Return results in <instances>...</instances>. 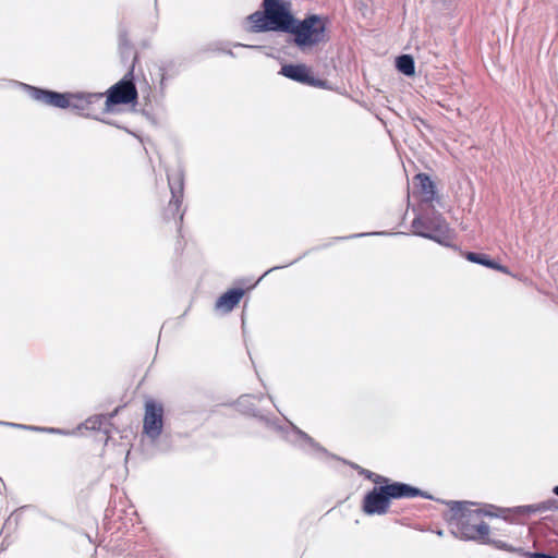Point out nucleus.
<instances>
[{
  "instance_id": "c9c22d12",
  "label": "nucleus",
  "mask_w": 558,
  "mask_h": 558,
  "mask_svg": "<svg viewBox=\"0 0 558 558\" xmlns=\"http://www.w3.org/2000/svg\"><path fill=\"white\" fill-rule=\"evenodd\" d=\"M412 120L414 122L415 128L420 132H422L420 129L421 126L425 128L426 130H432V126L429 125V123L425 119L421 118L420 116L412 117Z\"/></svg>"
},
{
  "instance_id": "cd10ccee",
  "label": "nucleus",
  "mask_w": 558,
  "mask_h": 558,
  "mask_svg": "<svg viewBox=\"0 0 558 558\" xmlns=\"http://www.w3.org/2000/svg\"><path fill=\"white\" fill-rule=\"evenodd\" d=\"M539 513L546 511H558V500L555 498H548L544 501L538 502Z\"/></svg>"
},
{
  "instance_id": "0eeeda50",
  "label": "nucleus",
  "mask_w": 558,
  "mask_h": 558,
  "mask_svg": "<svg viewBox=\"0 0 558 558\" xmlns=\"http://www.w3.org/2000/svg\"><path fill=\"white\" fill-rule=\"evenodd\" d=\"M286 441L312 458L318 460L333 459L342 461L345 464H350L351 468L357 472L359 468H361L356 463H350L344 459L329 452L325 447H323L312 436L299 428L296 425H292V428L286 432Z\"/></svg>"
},
{
  "instance_id": "39448f33",
  "label": "nucleus",
  "mask_w": 558,
  "mask_h": 558,
  "mask_svg": "<svg viewBox=\"0 0 558 558\" xmlns=\"http://www.w3.org/2000/svg\"><path fill=\"white\" fill-rule=\"evenodd\" d=\"M163 425V404L156 399H147L144 403L142 436L147 437L151 444L159 442V446H161L169 438L168 435L162 436ZM160 450L167 451L168 446L160 447Z\"/></svg>"
},
{
  "instance_id": "9d476101",
  "label": "nucleus",
  "mask_w": 558,
  "mask_h": 558,
  "mask_svg": "<svg viewBox=\"0 0 558 558\" xmlns=\"http://www.w3.org/2000/svg\"><path fill=\"white\" fill-rule=\"evenodd\" d=\"M68 109L75 111L76 114L87 118L99 120V117L94 113L96 105L100 104L104 98V93H90V92H66Z\"/></svg>"
},
{
  "instance_id": "20e7f679",
  "label": "nucleus",
  "mask_w": 558,
  "mask_h": 558,
  "mask_svg": "<svg viewBox=\"0 0 558 558\" xmlns=\"http://www.w3.org/2000/svg\"><path fill=\"white\" fill-rule=\"evenodd\" d=\"M439 502H442L449 507V514L445 515V520L450 526L451 535L462 541L474 538L472 531L476 525V523H474V519L476 517L471 507H475L476 502L469 500L440 499Z\"/></svg>"
},
{
  "instance_id": "473e14b6",
  "label": "nucleus",
  "mask_w": 558,
  "mask_h": 558,
  "mask_svg": "<svg viewBox=\"0 0 558 558\" xmlns=\"http://www.w3.org/2000/svg\"><path fill=\"white\" fill-rule=\"evenodd\" d=\"M32 432H38V433H46V434H66L65 430L56 428V427H41V426H35V428H32Z\"/></svg>"
},
{
  "instance_id": "b1692460",
  "label": "nucleus",
  "mask_w": 558,
  "mask_h": 558,
  "mask_svg": "<svg viewBox=\"0 0 558 558\" xmlns=\"http://www.w3.org/2000/svg\"><path fill=\"white\" fill-rule=\"evenodd\" d=\"M487 545L494 546L496 549L514 553L523 557L525 549L523 547H514L505 541L487 538Z\"/></svg>"
},
{
  "instance_id": "2f4dec72",
  "label": "nucleus",
  "mask_w": 558,
  "mask_h": 558,
  "mask_svg": "<svg viewBox=\"0 0 558 558\" xmlns=\"http://www.w3.org/2000/svg\"><path fill=\"white\" fill-rule=\"evenodd\" d=\"M126 48V47H133L129 34L125 29L119 31V41H118V48Z\"/></svg>"
},
{
  "instance_id": "4468645a",
  "label": "nucleus",
  "mask_w": 558,
  "mask_h": 558,
  "mask_svg": "<svg viewBox=\"0 0 558 558\" xmlns=\"http://www.w3.org/2000/svg\"><path fill=\"white\" fill-rule=\"evenodd\" d=\"M384 485L391 502L392 500L413 499L417 497L436 500L434 496L420 487L413 486L409 483L393 481L387 476L384 480ZM437 501H439V499H437Z\"/></svg>"
},
{
  "instance_id": "1a4fd4ad",
  "label": "nucleus",
  "mask_w": 558,
  "mask_h": 558,
  "mask_svg": "<svg viewBox=\"0 0 558 558\" xmlns=\"http://www.w3.org/2000/svg\"><path fill=\"white\" fill-rule=\"evenodd\" d=\"M140 62V57L134 53L133 62L130 64L126 73L116 84L110 86L108 90L120 97L123 105H136L138 100V92L136 88L135 65Z\"/></svg>"
},
{
  "instance_id": "2eb2a0df",
  "label": "nucleus",
  "mask_w": 558,
  "mask_h": 558,
  "mask_svg": "<svg viewBox=\"0 0 558 558\" xmlns=\"http://www.w3.org/2000/svg\"><path fill=\"white\" fill-rule=\"evenodd\" d=\"M157 68V89L161 98L166 95L167 81L179 76L185 69L184 60L181 58H171L161 60L155 64Z\"/></svg>"
},
{
  "instance_id": "ddd939ff",
  "label": "nucleus",
  "mask_w": 558,
  "mask_h": 558,
  "mask_svg": "<svg viewBox=\"0 0 558 558\" xmlns=\"http://www.w3.org/2000/svg\"><path fill=\"white\" fill-rule=\"evenodd\" d=\"M413 193L420 194L422 196L423 203L427 204L428 206L424 209L416 210L415 208L413 211L415 215L425 213L430 208H435L433 205L434 202L440 204V196L437 191L436 183L433 181L432 177L426 172H418L413 178ZM416 216H414L415 218Z\"/></svg>"
},
{
  "instance_id": "c85d7f7f",
  "label": "nucleus",
  "mask_w": 558,
  "mask_h": 558,
  "mask_svg": "<svg viewBox=\"0 0 558 558\" xmlns=\"http://www.w3.org/2000/svg\"><path fill=\"white\" fill-rule=\"evenodd\" d=\"M119 53H120L121 61L123 63H126L130 59H131V63H132L134 53H137L140 56V53L136 50H134V47L119 48Z\"/></svg>"
},
{
  "instance_id": "393cba45",
  "label": "nucleus",
  "mask_w": 558,
  "mask_h": 558,
  "mask_svg": "<svg viewBox=\"0 0 558 558\" xmlns=\"http://www.w3.org/2000/svg\"><path fill=\"white\" fill-rule=\"evenodd\" d=\"M392 233L389 231H373V232H361L354 233L347 236H336V241H344L350 239L365 238V236H386L391 235ZM395 234H405L404 232H396Z\"/></svg>"
},
{
  "instance_id": "423d86ee",
  "label": "nucleus",
  "mask_w": 558,
  "mask_h": 558,
  "mask_svg": "<svg viewBox=\"0 0 558 558\" xmlns=\"http://www.w3.org/2000/svg\"><path fill=\"white\" fill-rule=\"evenodd\" d=\"M167 180L170 190L171 198L168 206L163 210L165 220H179L177 222L178 229L181 228L185 210H180L184 197L185 186V172L181 165L175 168L167 169Z\"/></svg>"
},
{
  "instance_id": "a211bd4d",
  "label": "nucleus",
  "mask_w": 558,
  "mask_h": 558,
  "mask_svg": "<svg viewBox=\"0 0 558 558\" xmlns=\"http://www.w3.org/2000/svg\"><path fill=\"white\" fill-rule=\"evenodd\" d=\"M477 508L473 509L476 518L488 517V518H501L508 522H515V519L507 515L508 508H501L492 504H480L476 502Z\"/></svg>"
},
{
  "instance_id": "7ed1b4c3",
  "label": "nucleus",
  "mask_w": 558,
  "mask_h": 558,
  "mask_svg": "<svg viewBox=\"0 0 558 558\" xmlns=\"http://www.w3.org/2000/svg\"><path fill=\"white\" fill-rule=\"evenodd\" d=\"M289 0H263L264 10H257L246 20L251 33H284Z\"/></svg>"
},
{
  "instance_id": "4c0bfd02",
  "label": "nucleus",
  "mask_w": 558,
  "mask_h": 558,
  "mask_svg": "<svg viewBox=\"0 0 558 558\" xmlns=\"http://www.w3.org/2000/svg\"><path fill=\"white\" fill-rule=\"evenodd\" d=\"M141 558H166V554L160 549L148 550L147 554L142 555Z\"/></svg>"
},
{
  "instance_id": "f3484780",
  "label": "nucleus",
  "mask_w": 558,
  "mask_h": 558,
  "mask_svg": "<svg viewBox=\"0 0 558 558\" xmlns=\"http://www.w3.org/2000/svg\"><path fill=\"white\" fill-rule=\"evenodd\" d=\"M245 294V289L242 287H232L218 296L215 303L217 310L223 313L233 311Z\"/></svg>"
},
{
  "instance_id": "c756f323",
  "label": "nucleus",
  "mask_w": 558,
  "mask_h": 558,
  "mask_svg": "<svg viewBox=\"0 0 558 558\" xmlns=\"http://www.w3.org/2000/svg\"><path fill=\"white\" fill-rule=\"evenodd\" d=\"M524 558H558V555H554V554H550V553H547V551H530V550H525L524 551V555H523Z\"/></svg>"
},
{
  "instance_id": "dca6fc26",
  "label": "nucleus",
  "mask_w": 558,
  "mask_h": 558,
  "mask_svg": "<svg viewBox=\"0 0 558 558\" xmlns=\"http://www.w3.org/2000/svg\"><path fill=\"white\" fill-rule=\"evenodd\" d=\"M278 74L293 82L308 86L312 82L313 70L305 63L286 62L281 65Z\"/></svg>"
},
{
  "instance_id": "f03ea898",
  "label": "nucleus",
  "mask_w": 558,
  "mask_h": 558,
  "mask_svg": "<svg viewBox=\"0 0 558 558\" xmlns=\"http://www.w3.org/2000/svg\"><path fill=\"white\" fill-rule=\"evenodd\" d=\"M328 15L307 12L303 19H299L292 11V3L289 0L284 33L289 35L287 43L296 47L300 51H307L329 40Z\"/></svg>"
},
{
  "instance_id": "412c9836",
  "label": "nucleus",
  "mask_w": 558,
  "mask_h": 558,
  "mask_svg": "<svg viewBox=\"0 0 558 558\" xmlns=\"http://www.w3.org/2000/svg\"><path fill=\"white\" fill-rule=\"evenodd\" d=\"M85 428L97 430V432H104L105 434H108L109 429L107 427L108 424V417L105 414L94 415L90 416L85 421L83 424Z\"/></svg>"
},
{
  "instance_id": "9b49d317",
  "label": "nucleus",
  "mask_w": 558,
  "mask_h": 558,
  "mask_svg": "<svg viewBox=\"0 0 558 558\" xmlns=\"http://www.w3.org/2000/svg\"><path fill=\"white\" fill-rule=\"evenodd\" d=\"M390 506L391 501L384 483L374 485L364 494L361 500V510L369 517L386 514Z\"/></svg>"
},
{
  "instance_id": "72a5a7b5",
  "label": "nucleus",
  "mask_w": 558,
  "mask_h": 558,
  "mask_svg": "<svg viewBox=\"0 0 558 558\" xmlns=\"http://www.w3.org/2000/svg\"><path fill=\"white\" fill-rule=\"evenodd\" d=\"M0 425L9 426L16 429H24V430H32V428H35V425H25L20 423H11V422H4L0 421Z\"/></svg>"
},
{
  "instance_id": "c03bdc74",
  "label": "nucleus",
  "mask_w": 558,
  "mask_h": 558,
  "mask_svg": "<svg viewBox=\"0 0 558 558\" xmlns=\"http://www.w3.org/2000/svg\"><path fill=\"white\" fill-rule=\"evenodd\" d=\"M7 548L5 539H3L0 544V550H4Z\"/></svg>"
},
{
  "instance_id": "79ce46f5",
  "label": "nucleus",
  "mask_w": 558,
  "mask_h": 558,
  "mask_svg": "<svg viewBox=\"0 0 558 558\" xmlns=\"http://www.w3.org/2000/svg\"><path fill=\"white\" fill-rule=\"evenodd\" d=\"M434 533H435L437 536H439V537L444 536V530H441V529H437V530H435V531H434Z\"/></svg>"
},
{
  "instance_id": "aec40b11",
  "label": "nucleus",
  "mask_w": 558,
  "mask_h": 558,
  "mask_svg": "<svg viewBox=\"0 0 558 558\" xmlns=\"http://www.w3.org/2000/svg\"><path fill=\"white\" fill-rule=\"evenodd\" d=\"M535 513H539V510H538V502L537 504H532V505H522V506H517V507H512V508H508V511H507V515H509L510 518H513L515 519V522H519L517 518H527V517H531Z\"/></svg>"
},
{
  "instance_id": "a878e982",
  "label": "nucleus",
  "mask_w": 558,
  "mask_h": 558,
  "mask_svg": "<svg viewBox=\"0 0 558 558\" xmlns=\"http://www.w3.org/2000/svg\"><path fill=\"white\" fill-rule=\"evenodd\" d=\"M308 254V252H304L301 256H299L298 258H295L294 260L286 264V265H280V266H274L269 269H267L258 279L255 283H253L248 290H252L254 289L266 276H268L270 272L272 271H276V270H279V269H282V268H286V267H289L295 263H298L299 260H301L304 256H306Z\"/></svg>"
},
{
  "instance_id": "6ab92c4d",
  "label": "nucleus",
  "mask_w": 558,
  "mask_h": 558,
  "mask_svg": "<svg viewBox=\"0 0 558 558\" xmlns=\"http://www.w3.org/2000/svg\"><path fill=\"white\" fill-rule=\"evenodd\" d=\"M395 68L404 76L412 77L415 75V60L412 54L402 53L396 57Z\"/></svg>"
},
{
  "instance_id": "37998d69",
  "label": "nucleus",
  "mask_w": 558,
  "mask_h": 558,
  "mask_svg": "<svg viewBox=\"0 0 558 558\" xmlns=\"http://www.w3.org/2000/svg\"><path fill=\"white\" fill-rule=\"evenodd\" d=\"M553 494L558 497V485L554 486L551 489Z\"/></svg>"
},
{
  "instance_id": "6e6552de",
  "label": "nucleus",
  "mask_w": 558,
  "mask_h": 558,
  "mask_svg": "<svg viewBox=\"0 0 558 558\" xmlns=\"http://www.w3.org/2000/svg\"><path fill=\"white\" fill-rule=\"evenodd\" d=\"M263 398L264 395H243L236 400V408L241 413L255 417L266 427L280 433L286 439V432L290 430L294 424L289 422V426L284 427L280 424L278 417L263 413L254 403V399H258L260 401Z\"/></svg>"
},
{
  "instance_id": "ea45409f",
  "label": "nucleus",
  "mask_w": 558,
  "mask_h": 558,
  "mask_svg": "<svg viewBox=\"0 0 558 558\" xmlns=\"http://www.w3.org/2000/svg\"><path fill=\"white\" fill-rule=\"evenodd\" d=\"M98 121H101V122H104V123H106V124H108V125L116 126V128H118V129H123L120 124H118V123H117L116 121H113V120H105V119H100V118H99V120H98Z\"/></svg>"
},
{
  "instance_id": "a18cd8bd",
  "label": "nucleus",
  "mask_w": 558,
  "mask_h": 558,
  "mask_svg": "<svg viewBox=\"0 0 558 558\" xmlns=\"http://www.w3.org/2000/svg\"><path fill=\"white\" fill-rule=\"evenodd\" d=\"M155 8H157V0H155Z\"/></svg>"
},
{
  "instance_id": "58836bf2",
  "label": "nucleus",
  "mask_w": 558,
  "mask_h": 558,
  "mask_svg": "<svg viewBox=\"0 0 558 558\" xmlns=\"http://www.w3.org/2000/svg\"><path fill=\"white\" fill-rule=\"evenodd\" d=\"M234 47H246V48L256 49V50H262V49H264V48H265L264 46H258V45H244V44H240V43L234 44Z\"/></svg>"
},
{
  "instance_id": "f8f14e48",
  "label": "nucleus",
  "mask_w": 558,
  "mask_h": 558,
  "mask_svg": "<svg viewBox=\"0 0 558 558\" xmlns=\"http://www.w3.org/2000/svg\"><path fill=\"white\" fill-rule=\"evenodd\" d=\"M20 87L35 101L58 109H68L69 94L19 82Z\"/></svg>"
},
{
  "instance_id": "f257e3e1",
  "label": "nucleus",
  "mask_w": 558,
  "mask_h": 558,
  "mask_svg": "<svg viewBox=\"0 0 558 558\" xmlns=\"http://www.w3.org/2000/svg\"><path fill=\"white\" fill-rule=\"evenodd\" d=\"M411 233L415 236L430 240L441 246L459 252L468 262L498 270L502 274H510L507 266L500 264L488 254L477 252H463L460 246L452 243L456 233L441 213L434 208L417 214L411 222Z\"/></svg>"
},
{
  "instance_id": "7c9ffc66",
  "label": "nucleus",
  "mask_w": 558,
  "mask_h": 558,
  "mask_svg": "<svg viewBox=\"0 0 558 558\" xmlns=\"http://www.w3.org/2000/svg\"><path fill=\"white\" fill-rule=\"evenodd\" d=\"M311 81H314V82H311L308 86L311 87H317V88H323V89H330V83L328 80H324V78H319L317 76H315V74L313 73L312 75V80Z\"/></svg>"
},
{
  "instance_id": "f704fd0d",
  "label": "nucleus",
  "mask_w": 558,
  "mask_h": 558,
  "mask_svg": "<svg viewBox=\"0 0 558 558\" xmlns=\"http://www.w3.org/2000/svg\"><path fill=\"white\" fill-rule=\"evenodd\" d=\"M220 51L223 52L232 58L235 57L234 52L231 49H223L218 44L216 45H209L207 48H204L203 51Z\"/></svg>"
},
{
  "instance_id": "a19ab883",
  "label": "nucleus",
  "mask_w": 558,
  "mask_h": 558,
  "mask_svg": "<svg viewBox=\"0 0 558 558\" xmlns=\"http://www.w3.org/2000/svg\"><path fill=\"white\" fill-rule=\"evenodd\" d=\"M118 412H119V408L114 409V410H113L111 413H109V414H105V415L108 417V423L110 422V420H111L112 417H114V416L118 414Z\"/></svg>"
},
{
  "instance_id": "5701e85b",
  "label": "nucleus",
  "mask_w": 558,
  "mask_h": 558,
  "mask_svg": "<svg viewBox=\"0 0 558 558\" xmlns=\"http://www.w3.org/2000/svg\"><path fill=\"white\" fill-rule=\"evenodd\" d=\"M489 532V525L485 521H481L473 527L472 534L474 538H468L466 541H474L487 545V538H490Z\"/></svg>"
},
{
  "instance_id": "bb28decb",
  "label": "nucleus",
  "mask_w": 558,
  "mask_h": 558,
  "mask_svg": "<svg viewBox=\"0 0 558 558\" xmlns=\"http://www.w3.org/2000/svg\"><path fill=\"white\" fill-rule=\"evenodd\" d=\"M359 474L362 475L364 478L371 481L374 483V485H378L384 483V480L386 476L377 474L375 472H372L371 470L359 468Z\"/></svg>"
},
{
  "instance_id": "4be33fe9",
  "label": "nucleus",
  "mask_w": 558,
  "mask_h": 558,
  "mask_svg": "<svg viewBox=\"0 0 558 558\" xmlns=\"http://www.w3.org/2000/svg\"><path fill=\"white\" fill-rule=\"evenodd\" d=\"M106 96V99L96 105L97 108H101V113H110L114 112V108L117 105H123V101L120 97H117L114 94H111L110 90L107 89V92L104 94V97Z\"/></svg>"
},
{
  "instance_id": "e433bc0d",
  "label": "nucleus",
  "mask_w": 558,
  "mask_h": 558,
  "mask_svg": "<svg viewBox=\"0 0 558 558\" xmlns=\"http://www.w3.org/2000/svg\"><path fill=\"white\" fill-rule=\"evenodd\" d=\"M31 508H33V506H31V505L22 506V507L17 508V509H16V510H15V511H14V512L9 517V518H8V520L5 521V524H10V522H11L12 518H14L15 523H17V520L20 519L21 513H22L24 510H26V509H31Z\"/></svg>"
}]
</instances>
